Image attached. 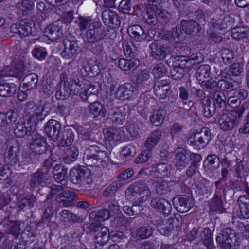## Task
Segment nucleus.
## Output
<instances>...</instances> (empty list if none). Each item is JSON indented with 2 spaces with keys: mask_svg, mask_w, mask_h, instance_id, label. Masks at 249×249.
I'll return each mask as SVG.
<instances>
[{
  "mask_svg": "<svg viewBox=\"0 0 249 249\" xmlns=\"http://www.w3.org/2000/svg\"><path fill=\"white\" fill-rule=\"evenodd\" d=\"M244 70V65L243 63H234L230 66L229 71L231 73L232 75L239 76L243 73Z\"/></svg>",
  "mask_w": 249,
  "mask_h": 249,
  "instance_id": "64",
  "label": "nucleus"
},
{
  "mask_svg": "<svg viewBox=\"0 0 249 249\" xmlns=\"http://www.w3.org/2000/svg\"><path fill=\"white\" fill-rule=\"evenodd\" d=\"M154 229L148 224L142 226L136 230L135 233L137 237L141 239H146L151 237Z\"/></svg>",
  "mask_w": 249,
  "mask_h": 249,
  "instance_id": "45",
  "label": "nucleus"
},
{
  "mask_svg": "<svg viewBox=\"0 0 249 249\" xmlns=\"http://www.w3.org/2000/svg\"><path fill=\"white\" fill-rule=\"evenodd\" d=\"M220 128L224 131H228L233 129L238 124L237 116L231 114L221 113L218 120Z\"/></svg>",
  "mask_w": 249,
  "mask_h": 249,
  "instance_id": "11",
  "label": "nucleus"
},
{
  "mask_svg": "<svg viewBox=\"0 0 249 249\" xmlns=\"http://www.w3.org/2000/svg\"><path fill=\"white\" fill-rule=\"evenodd\" d=\"M153 56L157 60H163L170 52V47L164 44L152 42L149 46Z\"/></svg>",
  "mask_w": 249,
  "mask_h": 249,
  "instance_id": "22",
  "label": "nucleus"
},
{
  "mask_svg": "<svg viewBox=\"0 0 249 249\" xmlns=\"http://www.w3.org/2000/svg\"><path fill=\"white\" fill-rule=\"evenodd\" d=\"M239 239V235L230 228L223 229L215 239L220 249H237Z\"/></svg>",
  "mask_w": 249,
  "mask_h": 249,
  "instance_id": "2",
  "label": "nucleus"
},
{
  "mask_svg": "<svg viewBox=\"0 0 249 249\" xmlns=\"http://www.w3.org/2000/svg\"><path fill=\"white\" fill-rule=\"evenodd\" d=\"M156 11V13L159 17L160 20L163 24H168L171 22L172 16L167 10L161 9V7H160Z\"/></svg>",
  "mask_w": 249,
  "mask_h": 249,
  "instance_id": "59",
  "label": "nucleus"
},
{
  "mask_svg": "<svg viewBox=\"0 0 249 249\" xmlns=\"http://www.w3.org/2000/svg\"><path fill=\"white\" fill-rule=\"evenodd\" d=\"M249 34L248 29L243 26L236 27L231 31L232 38L237 40L247 38Z\"/></svg>",
  "mask_w": 249,
  "mask_h": 249,
  "instance_id": "52",
  "label": "nucleus"
},
{
  "mask_svg": "<svg viewBox=\"0 0 249 249\" xmlns=\"http://www.w3.org/2000/svg\"><path fill=\"white\" fill-rule=\"evenodd\" d=\"M47 136L53 142L57 141L60 137L61 125L59 122L54 119H50L44 127Z\"/></svg>",
  "mask_w": 249,
  "mask_h": 249,
  "instance_id": "10",
  "label": "nucleus"
},
{
  "mask_svg": "<svg viewBox=\"0 0 249 249\" xmlns=\"http://www.w3.org/2000/svg\"><path fill=\"white\" fill-rule=\"evenodd\" d=\"M152 171L158 178H163L170 175V166L164 162L155 164L151 166Z\"/></svg>",
  "mask_w": 249,
  "mask_h": 249,
  "instance_id": "32",
  "label": "nucleus"
},
{
  "mask_svg": "<svg viewBox=\"0 0 249 249\" xmlns=\"http://www.w3.org/2000/svg\"><path fill=\"white\" fill-rule=\"evenodd\" d=\"M220 158L215 154H209L204 161L203 167L206 171H213L219 168Z\"/></svg>",
  "mask_w": 249,
  "mask_h": 249,
  "instance_id": "35",
  "label": "nucleus"
},
{
  "mask_svg": "<svg viewBox=\"0 0 249 249\" xmlns=\"http://www.w3.org/2000/svg\"><path fill=\"white\" fill-rule=\"evenodd\" d=\"M146 11L142 18V21L151 26H155L158 22V14L154 8H146Z\"/></svg>",
  "mask_w": 249,
  "mask_h": 249,
  "instance_id": "41",
  "label": "nucleus"
},
{
  "mask_svg": "<svg viewBox=\"0 0 249 249\" xmlns=\"http://www.w3.org/2000/svg\"><path fill=\"white\" fill-rule=\"evenodd\" d=\"M118 66L122 70L127 71L133 70L140 65V61L138 58H132L129 59L120 58L117 62Z\"/></svg>",
  "mask_w": 249,
  "mask_h": 249,
  "instance_id": "29",
  "label": "nucleus"
},
{
  "mask_svg": "<svg viewBox=\"0 0 249 249\" xmlns=\"http://www.w3.org/2000/svg\"><path fill=\"white\" fill-rule=\"evenodd\" d=\"M213 101L215 107L217 108V114H221L226 107V97L225 94L221 91H216L213 98L211 99Z\"/></svg>",
  "mask_w": 249,
  "mask_h": 249,
  "instance_id": "34",
  "label": "nucleus"
},
{
  "mask_svg": "<svg viewBox=\"0 0 249 249\" xmlns=\"http://www.w3.org/2000/svg\"><path fill=\"white\" fill-rule=\"evenodd\" d=\"M61 134L58 146H69L73 142L77 131L73 128H65Z\"/></svg>",
  "mask_w": 249,
  "mask_h": 249,
  "instance_id": "20",
  "label": "nucleus"
},
{
  "mask_svg": "<svg viewBox=\"0 0 249 249\" xmlns=\"http://www.w3.org/2000/svg\"><path fill=\"white\" fill-rule=\"evenodd\" d=\"M84 163L87 166L106 167L109 162V158L107 152L101 150L96 145H91L87 148L83 158Z\"/></svg>",
  "mask_w": 249,
  "mask_h": 249,
  "instance_id": "1",
  "label": "nucleus"
},
{
  "mask_svg": "<svg viewBox=\"0 0 249 249\" xmlns=\"http://www.w3.org/2000/svg\"><path fill=\"white\" fill-rule=\"evenodd\" d=\"M31 118H29L26 122L21 118L18 119L13 126V132L16 137L19 138H24L25 136H32L35 133L36 125L35 122L31 123Z\"/></svg>",
  "mask_w": 249,
  "mask_h": 249,
  "instance_id": "4",
  "label": "nucleus"
},
{
  "mask_svg": "<svg viewBox=\"0 0 249 249\" xmlns=\"http://www.w3.org/2000/svg\"><path fill=\"white\" fill-rule=\"evenodd\" d=\"M65 28V23L63 21H56L47 26L44 33L46 37L52 41H55L62 36Z\"/></svg>",
  "mask_w": 249,
  "mask_h": 249,
  "instance_id": "8",
  "label": "nucleus"
},
{
  "mask_svg": "<svg viewBox=\"0 0 249 249\" xmlns=\"http://www.w3.org/2000/svg\"><path fill=\"white\" fill-rule=\"evenodd\" d=\"M172 202L174 208L181 213L188 211L194 205L193 199L187 196H177Z\"/></svg>",
  "mask_w": 249,
  "mask_h": 249,
  "instance_id": "13",
  "label": "nucleus"
},
{
  "mask_svg": "<svg viewBox=\"0 0 249 249\" xmlns=\"http://www.w3.org/2000/svg\"><path fill=\"white\" fill-rule=\"evenodd\" d=\"M150 191L148 187L143 180L135 182L125 191V196L128 199H131L137 194L142 195Z\"/></svg>",
  "mask_w": 249,
  "mask_h": 249,
  "instance_id": "21",
  "label": "nucleus"
},
{
  "mask_svg": "<svg viewBox=\"0 0 249 249\" xmlns=\"http://www.w3.org/2000/svg\"><path fill=\"white\" fill-rule=\"evenodd\" d=\"M89 107L90 113L94 115V117L106 116L107 113L106 107L100 102L96 101L90 103Z\"/></svg>",
  "mask_w": 249,
  "mask_h": 249,
  "instance_id": "43",
  "label": "nucleus"
},
{
  "mask_svg": "<svg viewBox=\"0 0 249 249\" xmlns=\"http://www.w3.org/2000/svg\"><path fill=\"white\" fill-rule=\"evenodd\" d=\"M99 64L100 63L96 59H91L87 61V64L83 68L88 76L94 77L98 75L100 72Z\"/></svg>",
  "mask_w": 249,
  "mask_h": 249,
  "instance_id": "31",
  "label": "nucleus"
},
{
  "mask_svg": "<svg viewBox=\"0 0 249 249\" xmlns=\"http://www.w3.org/2000/svg\"><path fill=\"white\" fill-rule=\"evenodd\" d=\"M151 206L156 211L162 213V214L167 217L172 211L171 203L167 199L159 197H155L152 199L150 202Z\"/></svg>",
  "mask_w": 249,
  "mask_h": 249,
  "instance_id": "14",
  "label": "nucleus"
},
{
  "mask_svg": "<svg viewBox=\"0 0 249 249\" xmlns=\"http://www.w3.org/2000/svg\"><path fill=\"white\" fill-rule=\"evenodd\" d=\"M100 89L101 87L99 83H94L88 87H86V89H84L85 94L82 95V100L89 102L88 99L89 96L91 94L96 95Z\"/></svg>",
  "mask_w": 249,
  "mask_h": 249,
  "instance_id": "51",
  "label": "nucleus"
},
{
  "mask_svg": "<svg viewBox=\"0 0 249 249\" xmlns=\"http://www.w3.org/2000/svg\"><path fill=\"white\" fill-rule=\"evenodd\" d=\"M63 44L64 49L61 52V55L65 59H70L74 57L77 54L81 45L80 41L71 34L64 39Z\"/></svg>",
  "mask_w": 249,
  "mask_h": 249,
  "instance_id": "5",
  "label": "nucleus"
},
{
  "mask_svg": "<svg viewBox=\"0 0 249 249\" xmlns=\"http://www.w3.org/2000/svg\"><path fill=\"white\" fill-rule=\"evenodd\" d=\"M105 139L107 141H120L123 138V131L120 128L110 127L104 130Z\"/></svg>",
  "mask_w": 249,
  "mask_h": 249,
  "instance_id": "30",
  "label": "nucleus"
},
{
  "mask_svg": "<svg viewBox=\"0 0 249 249\" xmlns=\"http://www.w3.org/2000/svg\"><path fill=\"white\" fill-rule=\"evenodd\" d=\"M59 215L61 216V220L65 222H72L73 223H78L82 220L80 216L73 213L68 210L61 211L59 213Z\"/></svg>",
  "mask_w": 249,
  "mask_h": 249,
  "instance_id": "48",
  "label": "nucleus"
},
{
  "mask_svg": "<svg viewBox=\"0 0 249 249\" xmlns=\"http://www.w3.org/2000/svg\"><path fill=\"white\" fill-rule=\"evenodd\" d=\"M135 89L130 84L125 83L118 88L115 91V96L120 100H133L137 96V92Z\"/></svg>",
  "mask_w": 249,
  "mask_h": 249,
  "instance_id": "9",
  "label": "nucleus"
},
{
  "mask_svg": "<svg viewBox=\"0 0 249 249\" xmlns=\"http://www.w3.org/2000/svg\"><path fill=\"white\" fill-rule=\"evenodd\" d=\"M156 193L160 196L166 195L169 192L167 182L163 181H157L154 183Z\"/></svg>",
  "mask_w": 249,
  "mask_h": 249,
  "instance_id": "57",
  "label": "nucleus"
},
{
  "mask_svg": "<svg viewBox=\"0 0 249 249\" xmlns=\"http://www.w3.org/2000/svg\"><path fill=\"white\" fill-rule=\"evenodd\" d=\"M167 71L166 66L162 63L157 64L152 70V72L156 78L164 76L167 73Z\"/></svg>",
  "mask_w": 249,
  "mask_h": 249,
  "instance_id": "60",
  "label": "nucleus"
},
{
  "mask_svg": "<svg viewBox=\"0 0 249 249\" xmlns=\"http://www.w3.org/2000/svg\"><path fill=\"white\" fill-rule=\"evenodd\" d=\"M203 110L202 114L206 117L210 118L217 113V108L213 101L209 98H204L201 100Z\"/></svg>",
  "mask_w": 249,
  "mask_h": 249,
  "instance_id": "27",
  "label": "nucleus"
},
{
  "mask_svg": "<svg viewBox=\"0 0 249 249\" xmlns=\"http://www.w3.org/2000/svg\"><path fill=\"white\" fill-rule=\"evenodd\" d=\"M85 170L81 168H73L70 170L69 175L70 181L74 185H81L83 182Z\"/></svg>",
  "mask_w": 249,
  "mask_h": 249,
  "instance_id": "33",
  "label": "nucleus"
},
{
  "mask_svg": "<svg viewBox=\"0 0 249 249\" xmlns=\"http://www.w3.org/2000/svg\"><path fill=\"white\" fill-rule=\"evenodd\" d=\"M11 30L13 33L23 37L29 35L35 36L37 34L35 23L24 20H21L19 23L13 24L11 26Z\"/></svg>",
  "mask_w": 249,
  "mask_h": 249,
  "instance_id": "6",
  "label": "nucleus"
},
{
  "mask_svg": "<svg viewBox=\"0 0 249 249\" xmlns=\"http://www.w3.org/2000/svg\"><path fill=\"white\" fill-rule=\"evenodd\" d=\"M29 147L33 152L37 154L45 153L48 149L46 139L35 132L32 135Z\"/></svg>",
  "mask_w": 249,
  "mask_h": 249,
  "instance_id": "12",
  "label": "nucleus"
},
{
  "mask_svg": "<svg viewBox=\"0 0 249 249\" xmlns=\"http://www.w3.org/2000/svg\"><path fill=\"white\" fill-rule=\"evenodd\" d=\"M217 87L225 92L232 91L236 89L235 82H229L225 80H220L218 81Z\"/></svg>",
  "mask_w": 249,
  "mask_h": 249,
  "instance_id": "54",
  "label": "nucleus"
},
{
  "mask_svg": "<svg viewBox=\"0 0 249 249\" xmlns=\"http://www.w3.org/2000/svg\"><path fill=\"white\" fill-rule=\"evenodd\" d=\"M127 33L130 37L136 41L142 42L147 38V33L138 25L129 26L127 29Z\"/></svg>",
  "mask_w": 249,
  "mask_h": 249,
  "instance_id": "26",
  "label": "nucleus"
},
{
  "mask_svg": "<svg viewBox=\"0 0 249 249\" xmlns=\"http://www.w3.org/2000/svg\"><path fill=\"white\" fill-rule=\"evenodd\" d=\"M38 81V76L35 73H31L26 75L22 79V88L26 90H30L36 87Z\"/></svg>",
  "mask_w": 249,
  "mask_h": 249,
  "instance_id": "37",
  "label": "nucleus"
},
{
  "mask_svg": "<svg viewBox=\"0 0 249 249\" xmlns=\"http://www.w3.org/2000/svg\"><path fill=\"white\" fill-rule=\"evenodd\" d=\"M175 165L178 170L186 167L189 162V153L183 148L178 147L174 151Z\"/></svg>",
  "mask_w": 249,
  "mask_h": 249,
  "instance_id": "15",
  "label": "nucleus"
},
{
  "mask_svg": "<svg viewBox=\"0 0 249 249\" xmlns=\"http://www.w3.org/2000/svg\"><path fill=\"white\" fill-rule=\"evenodd\" d=\"M200 235L201 241L208 249H215L213 234L209 228H203Z\"/></svg>",
  "mask_w": 249,
  "mask_h": 249,
  "instance_id": "39",
  "label": "nucleus"
},
{
  "mask_svg": "<svg viewBox=\"0 0 249 249\" xmlns=\"http://www.w3.org/2000/svg\"><path fill=\"white\" fill-rule=\"evenodd\" d=\"M17 86L14 83L0 82V96L11 97L16 92Z\"/></svg>",
  "mask_w": 249,
  "mask_h": 249,
  "instance_id": "40",
  "label": "nucleus"
},
{
  "mask_svg": "<svg viewBox=\"0 0 249 249\" xmlns=\"http://www.w3.org/2000/svg\"><path fill=\"white\" fill-rule=\"evenodd\" d=\"M196 135H198L199 144L201 148L205 147L211 139L210 130L207 127L202 128L200 132L196 133Z\"/></svg>",
  "mask_w": 249,
  "mask_h": 249,
  "instance_id": "47",
  "label": "nucleus"
},
{
  "mask_svg": "<svg viewBox=\"0 0 249 249\" xmlns=\"http://www.w3.org/2000/svg\"><path fill=\"white\" fill-rule=\"evenodd\" d=\"M68 168L62 164H56L53 168V174L55 180L61 185L66 183L68 179Z\"/></svg>",
  "mask_w": 249,
  "mask_h": 249,
  "instance_id": "25",
  "label": "nucleus"
},
{
  "mask_svg": "<svg viewBox=\"0 0 249 249\" xmlns=\"http://www.w3.org/2000/svg\"><path fill=\"white\" fill-rule=\"evenodd\" d=\"M221 194L216 190L213 197L209 203V208L211 212H217L222 213L224 211L223 202L221 199Z\"/></svg>",
  "mask_w": 249,
  "mask_h": 249,
  "instance_id": "28",
  "label": "nucleus"
},
{
  "mask_svg": "<svg viewBox=\"0 0 249 249\" xmlns=\"http://www.w3.org/2000/svg\"><path fill=\"white\" fill-rule=\"evenodd\" d=\"M11 67H7L6 71L7 74L13 77L20 79L24 73L25 66L21 60H15L12 63Z\"/></svg>",
  "mask_w": 249,
  "mask_h": 249,
  "instance_id": "24",
  "label": "nucleus"
},
{
  "mask_svg": "<svg viewBox=\"0 0 249 249\" xmlns=\"http://www.w3.org/2000/svg\"><path fill=\"white\" fill-rule=\"evenodd\" d=\"M154 91L157 97L164 99L167 97L171 89L170 83L166 80H157L153 86Z\"/></svg>",
  "mask_w": 249,
  "mask_h": 249,
  "instance_id": "23",
  "label": "nucleus"
},
{
  "mask_svg": "<svg viewBox=\"0 0 249 249\" xmlns=\"http://www.w3.org/2000/svg\"><path fill=\"white\" fill-rule=\"evenodd\" d=\"M211 67L209 65H202L196 70V76L199 82L210 79Z\"/></svg>",
  "mask_w": 249,
  "mask_h": 249,
  "instance_id": "46",
  "label": "nucleus"
},
{
  "mask_svg": "<svg viewBox=\"0 0 249 249\" xmlns=\"http://www.w3.org/2000/svg\"><path fill=\"white\" fill-rule=\"evenodd\" d=\"M75 23L77 24L80 31H83L89 28L92 22L89 17L80 16L77 18Z\"/></svg>",
  "mask_w": 249,
  "mask_h": 249,
  "instance_id": "58",
  "label": "nucleus"
},
{
  "mask_svg": "<svg viewBox=\"0 0 249 249\" xmlns=\"http://www.w3.org/2000/svg\"><path fill=\"white\" fill-rule=\"evenodd\" d=\"M111 212L107 209H101L98 211H94L89 214V218L94 217L97 221H104L111 217Z\"/></svg>",
  "mask_w": 249,
  "mask_h": 249,
  "instance_id": "50",
  "label": "nucleus"
},
{
  "mask_svg": "<svg viewBox=\"0 0 249 249\" xmlns=\"http://www.w3.org/2000/svg\"><path fill=\"white\" fill-rule=\"evenodd\" d=\"M180 26L186 34L193 36H200L202 30L200 23L193 19L181 20Z\"/></svg>",
  "mask_w": 249,
  "mask_h": 249,
  "instance_id": "16",
  "label": "nucleus"
},
{
  "mask_svg": "<svg viewBox=\"0 0 249 249\" xmlns=\"http://www.w3.org/2000/svg\"><path fill=\"white\" fill-rule=\"evenodd\" d=\"M36 197L33 194L26 195L18 202V208L22 210L25 208L30 209L34 207L37 202Z\"/></svg>",
  "mask_w": 249,
  "mask_h": 249,
  "instance_id": "44",
  "label": "nucleus"
},
{
  "mask_svg": "<svg viewBox=\"0 0 249 249\" xmlns=\"http://www.w3.org/2000/svg\"><path fill=\"white\" fill-rule=\"evenodd\" d=\"M47 171H44L43 169L39 168L30 175L29 186L32 189H36L39 186H43L45 184Z\"/></svg>",
  "mask_w": 249,
  "mask_h": 249,
  "instance_id": "19",
  "label": "nucleus"
},
{
  "mask_svg": "<svg viewBox=\"0 0 249 249\" xmlns=\"http://www.w3.org/2000/svg\"><path fill=\"white\" fill-rule=\"evenodd\" d=\"M76 194L71 190L62 191L58 194L55 200L58 204L64 207H69L76 202Z\"/></svg>",
  "mask_w": 249,
  "mask_h": 249,
  "instance_id": "18",
  "label": "nucleus"
},
{
  "mask_svg": "<svg viewBox=\"0 0 249 249\" xmlns=\"http://www.w3.org/2000/svg\"><path fill=\"white\" fill-rule=\"evenodd\" d=\"M122 185V183L117 180L113 181L103 192V196L106 197L113 196Z\"/></svg>",
  "mask_w": 249,
  "mask_h": 249,
  "instance_id": "61",
  "label": "nucleus"
},
{
  "mask_svg": "<svg viewBox=\"0 0 249 249\" xmlns=\"http://www.w3.org/2000/svg\"><path fill=\"white\" fill-rule=\"evenodd\" d=\"M102 18L106 25L113 28H119L121 24V18L117 12L110 9L105 10L102 12Z\"/></svg>",
  "mask_w": 249,
  "mask_h": 249,
  "instance_id": "17",
  "label": "nucleus"
},
{
  "mask_svg": "<svg viewBox=\"0 0 249 249\" xmlns=\"http://www.w3.org/2000/svg\"><path fill=\"white\" fill-rule=\"evenodd\" d=\"M237 202L241 216L245 219L249 218V197L246 195L241 196L238 198Z\"/></svg>",
  "mask_w": 249,
  "mask_h": 249,
  "instance_id": "38",
  "label": "nucleus"
},
{
  "mask_svg": "<svg viewBox=\"0 0 249 249\" xmlns=\"http://www.w3.org/2000/svg\"><path fill=\"white\" fill-rule=\"evenodd\" d=\"M70 87L72 93L74 95H79L82 99V95H84V89H86L85 84L83 83V81L77 82V83H72L70 85Z\"/></svg>",
  "mask_w": 249,
  "mask_h": 249,
  "instance_id": "56",
  "label": "nucleus"
},
{
  "mask_svg": "<svg viewBox=\"0 0 249 249\" xmlns=\"http://www.w3.org/2000/svg\"><path fill=\"white\" fill-rule=\"evenodd\" d=\"M224 17L220 16L212 18L210 21L211 27L222 30L226 27V24L224 22Z\"/></svg>",
  "mask_w": 249,
  "mask_h": 249,
  "instance_id": "62",
  "label": "nucleus"
},
{
  "mask_svg": "<svg viewBox=\"0 0 249 249\" xmlns=\"http://www.w3.org/2000/svg\"><path fill=\"white\" fill-rule=\"evenodd\" d=\"M57 89L55 97L58 100H65L68 98L72 93L70 84L57 85Z\"/></svg>",
  "mask_w": 249,
  "mask_h": 249,
  "instance_id": "49",
  "label": "nucleus"
},
{
  "mask_svg": "<svg viewBox=\"0 0 249 249\" xmlns=\"http://www.w3.org/2000/svg\"><path fill=\"white\" fill-rule=\"evenodd\" d=\"M167 114L166 110L164 107H160L158 109H155L150 117L151 123L155 126H159L163 122Z\"/></svg>",
  "mask_w": 249,
  "mask_h": 249,
  "instance_id": "36",
  "label": "nucleus"
},
{
  "mask_svg": "<svg viewBox=\"0 0 249 249\" xmlns=\"http://www.w3.org/2000/svg\"><path fill=\"white\" fill-rule=\"evenodd\" d=\"M222 58L225 64H230L234 58V53L226 48H223L221 51Z\"/></svg>",
  "mask_w": 249,
  "mask_h": 249,
  "instance_id": "63",
  "label": "nucleus"
},
{
  "mask_svg": "<svg viewBox=\"0 0 249 249\" xmlns=\"http://www.w3.org/2000/svg\"><path fill=\"white\" fill-rule=\"evenodd\" d=\"M94 230V249H102L109 241L110 232L108 229L99 224Z\"/></svg>",
  "mask_w": 249,
  "mask_h": 249,
  "instance_id": "7",
  "label": "nucleus"
},
{
  "mask_svg": "<svg viewBox=\"0 0 249 249\" xmlns=\"http://www.w3.org/2000/svg\"><path fill=\"white\" fill-rule=\"evenodd\" d=\"M108 32V29L103 26L101 22H92L86 31L87 41L89 43H95L100 40L107 39Z\"/></svg>",
  "mask_w": 249,
  "mask_h": 249,
  "instance_id": "3",
  "label": "nucleus"
},
{
  "mask_svg": "<svg viewBox=\"0 0 249 249\" xmlns=\"http://www.w3.org/2000/svg\"><path fill=\"white\" fill-rule=\"evenodd\" d=\"M161 136V131L157 129L152 131L144 143V145L147 148V150H151L157 144Z\"/></svg>",
  "mask_w": 249,
  "mask_h": 249,
  "instance_id": "42",
  "label": "nucleus"
},
{
  "mask_svg": "<svg viewBox=\"0 0 249 249\" xmlns=\"http://www.w3.org/2000/svg\"><path fill=\"white\" fill-rule=\"evenodd\" d=\"M16 7L22 11L23 15H29L34 7V2L28 0H22L17 3Z\"/></svg>",
  "mask_w": 249,
  "mask_h": 249,
  "instance_id": "53",
  "label": "nucleus"
},
{
  "mask_svg": "<svg viewBox=\"0 0 249 249\" xmlns=\"http://www.w3.org/2000/svg\"><path fill=\"white\" fill-rule=\"evenodd\" d=\"M21 237L25 243L33 242L36 237L34 229L27 226L21 233Z\"/></svg>",
  "mask_w": 249,
  "mask_h": 249,
  "instance_id": "55",
  "label": "nucleus"
}]
</instances>
